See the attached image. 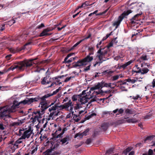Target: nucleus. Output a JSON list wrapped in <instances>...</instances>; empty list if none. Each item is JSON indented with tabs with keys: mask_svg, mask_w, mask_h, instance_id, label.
<instances>
[{
	"mask_svg": "<svg viewBox=\"0 0 155 155\" xmlns=\"http://www.w3.org/2000/svg\"><path fill=\"white\" fill-rule=\"evenodd\" d=\"M38 98L39 99L38 100L36 101H41L39 104V106L41 107V111H38L34 112L33 113L35 115H33L32 118L34 119L33 121L34 122L37 121L38 122H40L42 118V115L45 113V110L49 107V106L48 105V103L46 101V98H45L44 100H43L42 99V97H37L34 98ZM34 102H36V101Z\"/></svg>",
	"mask_w": 155,
	"mask_h": 155,
	"instance_id": "obj_1",
	"label": "nucleus"
},
{
	"mask_svg": "<svg viewBox=\"0 0 155 155\" xmlns=\"http://www.w3.org/2000/svg\"><path fill=\"white\" fill-rule=\"evenodd\" d=\"M90 90L89 92H86V91L84 90L82 92V95L80 96L79 99V101L81 103V104H85L87 103L90 99L94 97L93 99V101H96V99H95L96 95L102 93V91L99 90L98 91H93Z\"/></svg>",
	"mask_w": 155,
	"mask_h": 155,
	"instance_id": "obj_2",
	"label": "nucleus"
},
{
	"mask_svg": "<svg viewBox=\"0 0 155 155\" xmlns=\"http://www.w3.org/2000/svg\"><path fill=\"white\" fill-rule=\"evenodd\" d=\"M48 110L50 114H49L47 120H53L54 118L59 115V110L61 109V106H59L57 103L52 102L49 105Z\"/></svg>",
	"mask_w": 155,
	"mask_h": 155,
	"instance_id": "obj_3",
	"label": "nucleus"
},
{
	"mask_svg": "<svg viewBox=\"0 0 155 155\" xmlns=\"http://www.w3.org/2000/svg\"><path fill=\"white\" fill-rule=\"evenodd\" d=\"M38 98H27L23 101L19 102L16 101H14L12 105H8L9 106L10 112V113L15 112V109L16 108L18 107V106L19 105L22 104L24 105L26 104H30L31 103L34 102V101H38Z\"/></svg>",
	"mask_w": 155,
	"mask_h": 155,
	"instance_id": "obj_4",
	"label": "nucleus"
},
{
	"mask_svg": "<svg viewBox=\"0 0 155 155\" xmlns=\"http://www.w3.org/2000/svg\"><path fill=\"white\" fill-rule=\"evenodd\" d=\"M107 51H101V49H99L97 52L96 57L98 59H94L95 61L93 62V66H99L103 61H106L109 58L107 57Z\"/></svg>",
	"mask_w": 155,
	"mask_h": 155,
	"instance_id": "obj_5",
	"label": "nucleus"
},
{
	"mask_svg": "<svg viewBox=\"0 0 155 155\" xmlns=\"http://www.w3.org/2000/svg\"><path fill=\"white\" fill-rule=\"evenodd\" d=\"M37 58L32 59L29 60H26L21 62L18 64L14 65L13 66L10 67L8 70L13 71L15 69L18 70H22L24 67L28 68L31 66L33 63V61L36 60Z\"/></svg>",
	"mask_w": 155,
	"mask_h": 155,
	"instance_id": "obj_6",
	"label": "nucleus"
},
{
	"mask_svg": "<svg viewBox=\"0 0 155 155\" xmlns=\"http://www.w3.org/2000/svg\"><path fill=\"white\" fill-rule=\"evenodd\" d=\"M90 49L91 50V52L89 53L88 55L85 58L78 61L74 65L75 67H81L87 65L93 60V56H91V55H93L94 54L93 48H91Z\"/></svg>",
	"mask_w": 155,
	"mask_h": 155,
	"instance_id": "obj_7",
	"label": "nucleus"
},
{
	"mask_svg": "<svg viewBox=\"0 0 155 155\" xmlns=\"http://www.w3.org/2000/svg\"><path fill=\"white\" fill-rule=\"evenodd\" d=\"M116 86V85H115L114 83H107L102 81L100 83H98L97 85H95L94 86L91 87V91L90 92L94 91H98L99 90H101L102 91V93L100 94H102L103 93V91L99 89L100 88H102L104 87H110L111 88H113Z\"/></svg>",
	"mask_w": 155,
	"mask_h": 155,
	"instance_id": "obj_8",
	"label": "nucleus"
},
{
	"mask_svg": "<svg viewBox=\"0 0 155 155\" xmlns=\"http://www.w3.org/2000/svg\"><path fill=\"white\" fill-rule=\"evenodd\" d=\"M54 127L53 131L54 135L55 137L56 138L61 137L64 132L67 130L66 127L62 128L59 125L56 124H54Z\"/></svg>",
	"mask_w": 155,
	"mask_h": 155,
	"instance_id": "obj_9",
	"label": "nucleus"
},
{
	"mask_svg": "<svg viewBox=\"0 0 155 155\" xmlns=\"http://www.w3.org/2000/svg\"><path fill=\"white\" fill-rule=\"evenodd\" d=\"M20 134H21V138L24 139L29 138L32 134V130L30 127L28 129H20L19 130Z\"/></svg>",
	"mask_w": 155,
	"mask_h": 155,
	"instance_id": "obj_10",
	"label": "nucleus"
},
{
	"mask_svg": "<svg viewBox=\"0 0 155 155\" xmlns=\"http://www.w3.org/2000/svg\"><path fill=\"white\" fill-rule=\"evenodd\" d=\"M132 11L131 10H128L127 11H124L118 18L117 21L113 23L114 26H116V28H117L118 26L119 25L125 16H127L129 14L131 13Z\"/></svg>",
	"mask_w": 155,
	"mask_h": 155,
	"instance_id": "obj_11",
	"label": "nucleus"
},
{
	"mask_svg": "<svg viewBox=\"0 0 155 155\" xmlns=\"http://www.w3.org/2000/svg\"><path fill=\"white\" fill-rule=\"evenodd\" d=\"M31 42H29L25 44V45L22 47L21 48L18 49L17 48H11L9 49V50L12 53L15 54L21 51L22 50L25 49H28L31 47Z\"/></svg>",
	"mask_w": 155,
	"mask_h": 155,
	"instance_id": "obj_12",
	"label": "nucleus"
},
{
	"mask_svg": "<svg viewBox=\"0 0 155 155\" xmlns=\"http://www.w3.org/2000/svg\"><path fill=\"white\" fill-rule=\"evenodd\" d=\"M67 76L66 75H63L60 76H58L56 77L53 78H52V79L53 80V82H51V84L50 85L48 86V87H51L54 86V84L56 85H59L60 84H62L61 82H59L60 80L59 79V78H61L63 77H66Z\"/></svg>",
	"mask_w": 155,
	"mask_h": 155,
	"instance_id": "obj_13",
	"label": "nucleus"
},
{
	"mask_svg": "<svg viewBox=\"0 0 155 155\" xmlns=\"http://www.w3.org/2000/svg\"><path fill=\"white\" fill-rule=\"evenodd\" d=\"M9 110L8 105L2 107L0 110V117H2L6 116L7 114L10 113Z\"/></svg>",
	"mask_w": 155,
	"mask_h": 155,
	"instance_id": "obj_14",
	"label": "nucleus"
},
{
	"mask_svg": "<svg viewBox=\"0 0 155 155\" xmlns=\"http://www.w3.org/2000/svg\"><path fill=\"white\" fill-rule=\"evenodd\" d=\"M13 141H10L8 144V147L6 148L7 152L10 153L14 152L16 149L15 147H14V145H13Z\"/></svg>",
	"mask_w": 155,
	"mask_h": 155,
	"instance_id": "obj_15",
	"label": "nucleus"
},
{
	"mask_svg": "<svg viewBox=\"0 0 155 155\" xmlns=\"http://www.w3.org/2000/svg\"><path fill=\"white\" fill-rule=\"evenodd\" d=\"M53 28H48L44 29L42 32L40 33L39 36L40 37H43L44 36H48L51 35V33H48V32L52 31Z\"/></svg>",
	"mask_w": 155,
	"mask_h": 155,
	"instance_id": "obj_16",
	"label": "nucleus"
},
{
	"mask_svg": "<svg viewBox=\"0 0 155 155\" xmlns=\"http://www.w3.org/2000/svg\"><path fill=\"white\" fill-rule=\"evenodd\" d=\"M51 78H49V76H46L41 79V83L43 85H47L51 82L50 80Z\"/></svg>",
	"mask_w": 155,
	"mask_h": 155,
	"instance_id": "obj_17",
	"label": "nucleus"
},
{
	"mask_svg": "<svg viewBox=\"0 0 155 155\" xmlns=\"http://www.w3.org/2000/svg\"><path fill=\"white\" fill-rule=\"evenodd\" d=\"M72 102L71 100H69L68 101L65 103L63 105H61V109L68 108L70 107H71L70 110L72 111L73 110V106H72Z\"/></svg>",
	"mask_w": 155,
	"mask_h": 155,
	"instance_id": "obj_18",
	"label": "nucleus"
},
{
	"mask_svg": "<svg viewBox=\"0 0 155 155\" xmlns=\"http://www.w3.org/2000/svg\"><path fill=\"white\" fill-rule=\"evenodd\" d=\"M74 54V53H71L68 54L66 57L65 58L63 63H69L72 62L75 59V58L74 57H72L71 58L69 59L68 60H67L69 57H71Z\"/></svg>",
	"mask_w": 155,
	"mask_h": 155,
	"instance_id": "obj_19",
	"label": "nucleus"
},
{
	"mask_svg": "<svg viewBox=\"0 0 155 155\" xmlns=\"http://www.w3.org/2000/svg\"><path fill=\"white\" fill-rule=\"evenodd\" d=\"M69 137L68 136H66L65 137L60 139V141L62 145H65L69 143L70 140Z\"/></svg>",
	"mask_w": 155,
	"mask_h": 155,
	"instance_id": "obj_20",
	"label": "nucleus"
},
{
	"mask_svg": "<svg viewBox=\"0 0 155 155\" xmlns=\"http://www.w3.org/2000/svg\"><path fill=\"white\" fill-rule=\"evenodd\" d=\"M142 13L141 12L140 13L137 14L135 15L134 17L132 18L131 20V22L132 24H135L137 23L136 21H138V17L140 16L141 14Z\"/></svg>",
	"mask_w": 155,
	"mask_h": 155,
	"instance_id": "obj_21",
	"label": "nucleus"
},
{
	"mask_svg": "<svg viewBox=\"0 0 155 155\" xmlns=\"http://www.w3.org/2000/svg\"><path fill=\"white\" fill-rule=\"evenodd\" d=\"M38 149V146L35 144L31 147L30 151H31V154L33 155L36 153Z\"/></svg>",
	"mask_w": 155,
	"mask_h": 155,
	"instance_id": "obj_22",
	"label": "nucleus"
},
{
	"mask_svg": "<svg viewBox=\"0 0 155 155\" xmlns=\"http://www.w3.org/2000/svg\"><path fill=\"white\" fill-rule=\"evenodd\" d=\"M89 130V129H87L82 133H78L76 134L75 136L76 138L77 137L79 136L81 138L83 136H85L87 135V134Z\"/></svg>",
	"mask_w": 155,
	"mask_h": 155,
	"instance_id": "obj_23",
	"label": "nucleus"
},
{
	"mask_svg": "<svg viewBox=\"0 0 155 155\" xmlns=\"http://www.w3.org/2000/svg\"><path fill=\"white\" fill-rule=\"evenodd\" d=\"M57 93L56 91H54L52 93H49L47 94L44 96H42V99L43 100H44L45 98H47L51 96L56 94Z\"/></svg>",
	"mask_w": 155,
	"mask_h": 155,
	"instance_id": "obj_24",
	"label": "nucleus"
},
{
	"mask_svg": "<svg viewBox=\"0 0 155 155\" xmlns=\"http://www.w3.org/2000/svg\"><path fill=\"white\" fill-rule=\"evenodd\" d=\"M57 93L56 91H54L52 93H49L47 94L44 96H42V99L43 100H44L45 98H47L51 96L56 94Z\"/></svg>",
	"mask_w": 155,
	"mask_h": 155,
	"instance_id": "obj_25",
	"label": "nucleus"
},
{
	"mask_svg": "<svg viewBox=\"0 0 155 155\" xmlns=\"http://www.w3.org/2000/svg\"><path fill=\"white\" fill-rule=\"evenodd\" d=\"M124 56V55L123 54H121L120 55H117L114 57V59L117 61L120 59L121 61H123L124 60L123 58Z\"/></svg>",
	"mask_w": 155,
	"mask_h": 155,
	"instance_id": "obj_26",
	"label": "nucleus"
},
{
	"mask_svg": "<svg viewBox=\"0 0 155 155\" xmlns=\"http://www.w3.org/2000/svg\"><path fill=\"white\" fill-rule=\"evenodd\" d=\"M84 4H85L87 6L88 5H91L92 4H89V2H85L84 3L82 4L81 6H79L78 8L76 9V10H75L74 12H75L79 8H83L84 7Z\"/></svg>",
	"mask_w": 155,
	"mask_h": 155,
	"instance_id": "obj_27",
	"label": "nucleus"
},
{
	"mask_svg": "<svg viewBox=\"0 0 155 155\" xmlns=\"http://www.w3.org/2000/svg\"><path fill=\"white\" fill-rule=\"evenodd\" d=\"M137 122V120L136 118H127V122L128 123H134Z\"/></svg>",
	"mask_w": 155,
	"mask_h": 155,
	"instance_id": "obj_28",
	"label": "nucleus"
},
{
	"mask_svg": "<svg viewBox=\"0 0 155 155\" xmlns=\"http://www.w3.org/2000/svg\"><path fill=\"white\" fill-rule=\"evenodd\" d=\"M134 61L132 60H131L127 62L125 64H123L121 66V67L123 68H125L128 65H130Z\"/></svg>",
	"mask_w": 155,
	"mask_h": 155,
	"instance_id": "obj_29",
	"label": "nucleus"
},
{
	"mask_svg": "<svg viewBox=\"0 0 155 155\" xmlns=\"http://www.w3.org/2000/svg\"><path fill=\"white\" fill-rule=\"evenodd\" d=\"M73 117V119L76 122L78 121L80 119L79 115H77L75 114H74Z\"/></svg>",
	"mask_w": 155,
	"mask_h": 155,
	"instance_id": "obj_30",
	"label": "nucleus"
},
{
	"mask_svg": "<svg viewBox=\"0 0 155 155\" xmlns=\"http://www.w3.org/2000/svg\"><path fill=\"white\" fill-rule=\"evenodd\" d=\"M107 11V10H106L104 12H103V13H99L98 14H97V12H98V10H96L94 12H92V13H91L88 16H91L94 14H95L96 15H102L103 14H104L105 12H106Z\"/></svg>",
	"mask_w": 155,
	"mask_h": 155,
	"instance_id": "obj_31",
	"label": "nucleus"
},
{
	"mask_svg": "<svg viewBox=\"0 0 155 155\" xmlns=\"http://www.w3.org/2000/svg\"><path fill=\"white\" fill-rule=\"evenodd\" d=\"M80 95H74L72 97V100L73 101L78 100L79 101V99L80 97Z\"/></svg>",
	"mask_w": 155,
	"mask_h": 155,
	"instance_id": "obj_32",
	"label": "nucleus"
},
{
	"mask_svg": "<svg viewBox=\"0 0 155 155\" xmlns=\"http://www.w3.org/2000/svg\"><path fill=\"white\" fill-rule=\"evenodd\" d=\"M141 72H140L141 74H147L149 70L146 68H143L141 69Z\"/></svg>",
	"mask_w": 155,
	"mask_h": 155,
	"instance_id": "obj_33",
	"label": "nucleus"
},
{
	"mask_svg": "<svg viewBox=\"0 0 155 155\" xmlns=\"http://www.w3.org/2000/svg\"><path fill=\"white\" fill-rule=\"evenodd\" d=\"M84 40V39H82L80 40L78 42L76 43L75 44H74L73 46H72L71 49L69 50L70 51H71L74 49V48L77 46L78 45H79L82 41Z\"/></svg>",
	"mask_w": 155,
	"mask_h": 155,
	"instance_id": "obj_34",
	"label": "nucleus"
},
{
	"mask_svg": "<svg viewBox=\"0 0 155 155\" xmlns=\"http://www.w3.org/2000/svg\"><path fill=\"white\" fill-rule=\"evenodd\" d=\"M96 115V114L95 113L92 112L91 114H90L87 116L85 118L86 119L88 120L92 117L95 116Z\"/></svg>",
	"mask_w": 155,
	"mask_h": 155,
	"instance_id": "obj_35",
	"label": "nucleus"
},
{
	"mask_svg": "<svg viewBox=\"0 0 155 155\" xmlns=\"http://www.w3.org/2000/svg\"><path fill=\"white\" fill-rule=\"evenodd\" d=\"M153 151L152 150L149 149L148 153H146L143 154V155H153Z\"/></svg>",
	"mask_w": 155,
	"mask_h": 155,
	"instance_id": "obj_36",
	"label": "nucleus"
},
{
	"mask_svg": "<svg viewBox=\"0 0 155 155\" xmlns=\"http://www.w3.org/2000/svg\"><path fill=\"white\" fill-rule=\"evenodd\" d=\"M15 22V21L14 19H12L6 22L7 24L10 26L12 25Z\"/></svg>",
	"mask_w": 155,
	"mask_h": 155,
	"instance_id": "obj_37",
	"label": "nucleus"
},
{
	"mask_svg": "<svg viewBox=\"0 0 155 155\" xmlns=\"http://www.w3.org/2000/svg\"><path fill=\"white\" fill-rule=\"evenodd\" d=\"M127 79H125L124 81H119V82H120V85H128V84H127Z\"/></svg>",
	"mask_w": 155,
	"mask_h": 155,
	"instance_id": "obj_38",
	"label": "nucleus"
},
{
	"mask_svg": "<svg viewBox=\"0 0 155 155\" xmlns=\"http://www.w3.org/2000/svg\"><path fill=\"white\" fill-rule=\"evenodd\" d=\"M132 149L131 147H128L126 149L124 150V153L125 155L127 154V153L130 152L131 150Z\"/></svg>",
	"mask_w": 155,
	"mask_h": 155,
	"instance_id": "obj_39",
	"label": "nucleus"
},
{
	"mask_svg": "<svg viewBox=\"0 0 155 155\" xmlns=\"http://www.w3.org/2000/svg\"><path fill=\"white\" fill-rule=\"evenodd\" d=\"M154 136L153 135H150L147 137L144 140V141L146 142L147 140H152L154 137Z\"/></svg>",
	"mask_w": 155,
	"mask_h": 155,
	"instance_id": "obj_40",
	"label": "nucleus"
},
{
	"mask_svg": "<svg viewBox=\"0 0 155 155\" xmlns=\"http://www.w3.org/2000/svg\"><path fill=\"white\" fill-rule=\"evenodd\" d=\"M120 76V75H118L114 76L112 77L111 79L113 81L116 80L119 78Z\"/></svg>",
	"mask_w": 155,
	"mask_h": 155,
	"instance_id": "obj_41",
	"label": "nucleus"
},
{
	"mask_svg": "<svg viewBox=\"0 0 155 155\" xmlns=\"http://www.w3.org/2000/svg\"><path fill=\"white\" fill-rule=\"evenodd\" d=\"M138 70L137 71H134L133 70L132 72H135L136 73H140L141 72V69L140 68L138 67L136 68Z\"/></svg>",
	"mask_w": 155,
	"mask_h": 155,
	"instance_id": "obj_42",
	"label": "nucleus"
},
{
	"mask_svg": "<svg viewBox=\"0 0 155 155\" xmlns=\"http://www.w3.org/2000/svg\"><path fill=\"white\" fill-rule=\"evenodd\" d=\"M71 112H72L71 113H69L67 115L66 117V118H70V117H72V116L73 117V116L74 112V111H71Z\"/></svg>",
	"mask_w": 155,
	"mask_h": 155,
	"instance_id": "obj_43",
	"label": "nucleus"
},
{
	"mask_svg": "<svg viewBox=\"0 0 155 155\" xmlns=\"http://www.w3.org/2000/svg\"><path fill=\"white\" fill-rule=\"evenodd\" d=\"M125 113L127 114H132V112L131 110L128 108L126 109L125 110Z\"/></svg>",
	"mask_w": 155,
	"mask_h": 155,
	"instance_id": "obj_44",
	"label": "nucleus"
},
{
	"mask_svg": "<svg viewBox=\"0 0 155 155\" xmlns=\"http://www.w3.org/2000/svg\"><path fill=\"white\" fill-rule=\"evenodd\" d=\"M128 118H124L120 120H119L120 123H124L127 122V119Z\"/></svg>",
	"mask_w": 155,
	"mask_h": 155,
	"instance_id": "obj_45",
	"label": "nucleus"
},
{
	"mask_svg": "<svg viewBox=\"0 0 155 155\" xmlns=\"http://www.w3.org/2000/svg\"><path fill=\"white\" fill-rule=\"evenodd\" d=\"M118 114H116V115H119V114H122L123 113L124 111V110L122 108H120L119 109H118Z\"/></svg>",
	"mask_w": 155,
	"mask_h": 155,
	"instance_id": "obj_46",
	"label": "nucleus"
},
{
	"mask_svg": "<svg viewBox=\"0 0 155 155\" xmlns=\"http://www.w3.org/2000/svg\"><path fill=\"white\" fill-rule=\"evenodd\" d=\"M140 58L143 60H147V56L146 55L143 54L142 55Z\"/></svg>",
	"mask_w": 155,
	"mask_h": 155,
	"instance_id": "obj_47",
	"label": "nucleus"
},
{
	"mask_svg": "<svg viewBox=\"0 0 155 155\" xmlns=\"http://www.w3.org/2000/svg\"><path fill=\"white\" fill-rule=\"evenodd\" d=\"M127 81L132 84H134L135 82V81H134V79H131L130 78L127 79Z\"/></svg>",
	"mask_w": 155,
	"mask_h": 155,
	"instance_id": "obj_48",
	"label": "nucleus"
},
{
	"mask_svg": "<svg viewBox=\"0 0 155 155\" xmlns=\"http://www.w3.org/2000/svg\"><path fill=\"white\" fill-rule=\"evenodd\" d=\"M81 107L80 105L78 104H77L74 107V109L75 110H77L78 109L80 108H81Z\"/></svg>",
	"mask_w": 155,
	"mask_h": 155,
	"instance_id": "obj_49",
	"label": "nucleus"
},
{
	"mask_svg": "<svg viewBox=\"0 0 155 155\" xmlns=\"http://www.w3.org/2000/svg\"><path fill=\"white\" fill-rule=\"evenodd\" d=\"M45 27V25L44 24L41 23V25H39L37 27V28L38 29H41L42 28L44 27Z\"/></svg>",
	"mask_w": 155,
	"mask_h": 155,
	"instance_id": "obj_50",
	"label": "nucleus"
},
{
	"mask_svg": "<svg viewBox=\"0 0 155 155\" xmlns=\"http://www.w3.org/2000/svg\"><path fill=\"white\" fill-rule=\"evenodd\" d=\"M22 139H23L22 138H21V137L19 139L17 140L16 141L17 143L19 144L21 143L22 142V141L21 140Z\"/></svg>",
	"mask_w": 155,
	"mask_h": 155,
	"instance_id": "obj_51",
	"label": "nucleus"
},
{
	"mask_svg": "<svg viewBox=\"0 0 155 155\" xmlns=\"http://www.w3.org/2000/svg\"><path fill=\"white\" fill-rule=\"evenodd\" d=\"M13 145H14V147H15L16 149L18 148L19 144L17 143L16 141L14 143L13 142Z\"/></svg>",
	"mask_w": 155,
	"mask_h": 155,
	"instance_id": "obj_52",
	"label": "nucleus"
},
{
	"mask_svg": "<svg viewBox=\"0 0 155 155\" xmlns=\"http://www.w3.org/2000/svg\"><path fill=\"white\" fill-rule=\"evenodd\" d=\"M91 66V64H90L89 65L86 67L84 69V71H88L90 70V67Z\"/></svg>",
	"mask_w": 155,
	"mask_h": 155,
	"instance_id": "obj_53",
	"label": "nucleus"
},
{
	"mask_svg": "<svg viewBox=\"0 0 155 155\" xmlns=\"http://www.w3.org/2000/svg\"><path fill=\"white\" fill-rule=\"evenodd\" d=\"M113 148H111L107 150V151L106 153H108V154H110L111 153V152H112L113 151Z\"/></svg>",
	"mask_w": 155,
	"mask_h": 155,
	"instance_id": "obj_54",
	"label": "nucleus"
},
{
	"mask_svg": "<svg viewBox=\"0 0 155 155\" xmlns=\"http://www.w3.org/2000/svg\"><path fill=\"white\" fill-rule=\"evenodd\" d=\"M5 126L2 124H0V130H3L4 129Z\"/></svg>",
	"mask_w": 155,
	"mask_h": 155,
	"instance_id": "obj_55",
	"label": "nucleus"
},
{
	"mask_svg": "<svg viewBox=\"0 0 155 155\" xmlns=\"http://www.w3.org/2000/svg\"><path fill=\"white\" fill-rule=\"evenodd\" d=\"M124 85H120V87L121 89L123 91H127V90L125 88V87L124 86Z\"/></svg>",
	"mask_w": 155,
	"mask_h": 155,
	"instance_id": "obj_56",
	"label": "nucleus"
},
{
	"mask_svg": "<svg viewBox=\"0 0 155 155\" xmlns=\"http://www.w3.org/2000/svg\"><path fill=\"white\" fill-rule=\"evenodd\" d=\"M47 125V123H45V124H44L43 126V128H41V131H40V134H41V132L43 130V128H45L46 127V126Z\"/></svg>",
	"mask_w": 155,
	"mask_h": 155,
	"instance_id": "obj_57",
	"label": "nucleus"
},
{
	"mask_svg": "<svg viewBox=\"0 0 155 155\" xmlns=\"http://www.w3.org/2000/svg\"><path fill=\"white\" fill-rule=\"evenodd\" d=\"M71 78V77H69L67 78L66 79L64 80V82H67L69 81Z\"/></svg>",
	"mask_w": 155,
	"mask_h": 155,
	"instance_id": "obj_58",
	"label": "nucleus"
},
{
	"mask_svg": "<svg viewBox=\"0 0 155 155\" xmlns=\"http://www.w3.org/2000/svg\"><path fill=\"white\" fill-rule=\"evenodd\" d=\"M139 97H140V96L138 95H137L135 96H133L132 98L134 100H137Z\"/></svg>",
	"mask_w": 155,
	"mask_h": 155,
	"instance_id": "obj_59",
	"label": "nucleus"
},
{
	"mask_svg": "<svg viewBox=\"0 0 155 155\" xmlns=\"http://www.w3.org/2000/svg\"><path fill=\"white\" fill-rule=\"evenodd\" d=\"M66 26V25H64L61 28H59V27L57 29H58V31H61L62 29H63V28H65Z\"/></svg>",
	"mask_w": 155,
	"mask_h": 155,
	"instance_id": "obj_60",
	"label": "nucleus"
},
{
	"mask_svg": "<svg viewBox=\"0 0 155 155\" xmlns=\"http://www.w3.org/2000/svg\"><path fill=\"white\" fill-rule=\"evenodd\" d=\"M152 87H155V79H153L152 82Z\"/></svg>",
	"mask_w": 155,
	"mask_h": 155,
	"instance_id": "obj_61",
	"label": "nucleus"
},
{
	"mask_svg": "<svg viewBox=\"0 0 155 155\" xmlns=\"http://www.w3.org/2000/svg\"><path fill=\"white\" fill-rule=\"evenodd\" d=\"M5 25H2V27L0 28V30L1 31H3L5 29Z\"/></svg>",
	"mask_w": 155,
	"mask_h": 155,
	"instance_id": "obj_62",
	"label": "nucleus"
},
{
	"mask_svg": "<svg viewBox=\"0 0 155 155\" xmlns=\"http://www.w3.org/2000/svg\"><path fill=\"white\" fill-rule=\"evenodd\" d=\"M91 142V140L90 139H87L86 141V143L87 144H89Z\"/></svg>",
	"mask_w": 155,
	"mask_h": 155,
	"instance_id": "obj_63",
	"label": "nucleus"
},
{
	"mask_svg": "<svg viewBox=\"0 0 155 155\" xmlns=\"http://www.w3.org/2000/svg\"><path fill=\"white\" fill-rule=\"evenodd\" d=\"M11 56V54H9V55H7L6 56V58L8 60L10 58V57Z\"/></svg>",
	"mask_w": 155,
	"mask_h": 155,
	"instance_id": "obj_64",
	"label": "nucleus"
}]
</instances>
